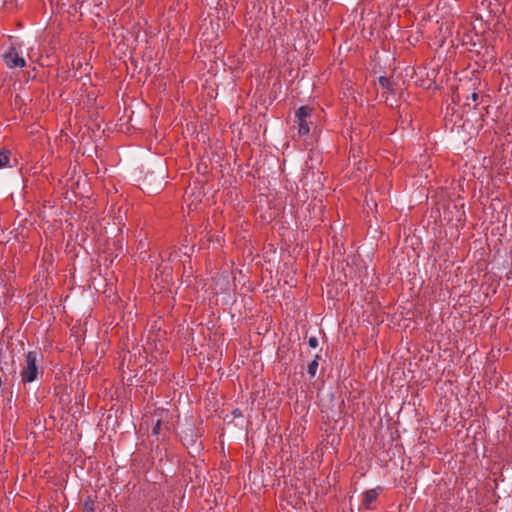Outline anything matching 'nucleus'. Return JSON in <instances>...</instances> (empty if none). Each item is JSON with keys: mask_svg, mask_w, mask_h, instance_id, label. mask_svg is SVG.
I'll return each mask as SVG.
<instances>
[{"mask_svg": "<svg viewBox=\"0 0 512 512\" xmlns=\"http://www.w3.org/2000/svg\"><path fill=\"white\" fill-rule=\"evenodd\" d=\"M83 510L85 512H95V503L91 497H87V499L84 501Z\"/></svg>", "mask_w": 512, "mask_h": 512, "instance_id": "8", "label": "nucleus"}, {"mask_svg": "<svg viewBox=\"0 0 512 512\" xmlns=\"http://www.w3.org/2000/svg\"><path fill=\"white\" fill-rule=\"evenodd\" d=\"M308 345L311 348H316L318 346V339L315 336H311L308 340Z\"/></svg>", "mask_w": 512, "mask_h": 512, "instance_id": "9", "label": "nucleus"}, {"mask_svg": "<svg viewBox=\"0 0 512 512\" xmlns=\"http://www.w3.org/2000/svg\"><path fill=\"white\" fill-rule=\"evenodd\" d=\"M378 82H379V85L383 89H385L387 91H391V92L393 91L394 83H393V81L390 78L385 77V76H381V77H379Z\"/></svg>", "mask_w": 512, "mask_h": 512, "instance_id": "5", "label": "nucleus"}, {"mask_svg": "<svg viewBox=\"0 0 512 512\" xmlns=\"http://www.w3.org/2000/svg\"><path fill=\"white\" fill-rule=\"evenodd\" d=\"M160 430H161V421L158 420L152 429V434L158 435L160 433Z\"/></svg>", "mask_w": 512, "mask_h": 512, "instance_id": "10", "label": "nucleus"}, {"mask_svg": "<svg viewBox=\"0 0 512 512\" xmlns=\"http://www.w3.org/2000/svg\"><path fill=\"white\" fill-rule=\"evenodd\" d=\"M10 151L5 150L0 152V168H3L9 164Z\"/></svg>", "mask_w": 512, "mask_h": 512, "instance_id": "7", "label": "nucleus"}, {"mask_svg": "<svg viewBox=\"0 0 512 512\" xmlns=\"http://www.w3.org/2000/svg\"><path fill=\"white\" fill-rule=\"evenodd\" d=\"M378 496L379 492L377 491V489L366 490L362 496V505L366 509H372V503H374L377 500Z\"/></svg>", "mask_w": 512, "mask_h": 512, "instance_id": "4", "label": "nucleus"}, {"mask_svg": "<svg viewBox=\"0 0 512 512\" xmlns=\"http://www.w3.org/2000/svg\"><path fill=\"white\" fill-rule=\"evenodd\" d=\"M233 415H234L235 417H238V416H241V415H242V413H241V411H240L239 409H235V410L233 411Z\"/></svg>", "mask_w": 512, "mask_h": 512, "instance_id": "12", "label": "nucleus"}, {"mask_svg": "<svg viewBox=\"0 0 512 512\" xmlns=\"http://www.w3.org/2000/svg\"><path fill=\"white\" fill-rule=\"evenodd\" d=\"M43 360V355L37 351H29L25 355L24 365L20 372L21 381L26 383L34 382L39 374V364Z\"/></svg>", "mask_w": 512, "mask_h": 512, "instance_id": "1", "label": "nucleus"}, {"mask_svg": "<svg viewBox=\"0 0 512 512\" xmlns=\"http://www.w3.org/2000/svg\"><path fill=\"white\" fill-rule=\"evenodd\" d=\"M318 359L319 356H315V358L308 364L307 372L311 378L315 377L317 369H318Z\"/></svg>", "mask_w": 512, "mask_h": 512, "instance_id": "6", "label": "nucleus"}, {"mask_svg": "<svg viewBox=\"0 0 512 512\" xmlns=\"http://www.w3.org/2000/svg\"><path fill=\"white\" fill-rule=\"evenodd\" d=\"M478 98H479V95L476 92H473L469 97H467L468 100L470 99L471 101H473L475 103L477 102Z\"/></svg>", "mask_w": 512, "mask_h": 512, "instance_id": "11", "label": "nucleus"}, {"mask_svg": "<svg viewBox=\"0 0 512 512\" xmlns=\"http://www.w3.org/2000/svg\"><path fill=\"white\" fill-rule=\"evenodd\" d=\"M313 108L309 106H301L295 112L296 123L298 126V134L300 136H306L310 133L311 121L308 119L312 116Z\"/></svg>", "mask_w": 512, "mask_h": 512, "instance_id": "2", "label": "nucleus"}, {"mask_svg": "<svg viewBox=\"0 0 512 512\" xmlns=\"http://www.w3.org/2000/svg\"><path fill=\"white\" fill-rule=\"evenodd\" d=\"M3 61L10 69L23 68L26 66L25 59L19 55L14 47H10L9 50L3 54Z\"/></svg>", "mask_w": 512, "mask_h": 512, "instance_id": "3", "label": "nucleus"}]
</instances>
